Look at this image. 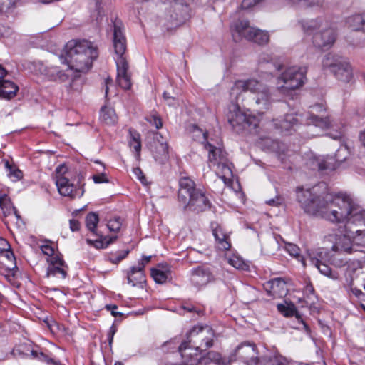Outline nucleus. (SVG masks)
Masks as SVG:
<instances>
[{
    "label": "nucleus",
    "instance_id": "nucleus-8",
    "mask_svg": "<svg viewBox=\"0 0 365 365\" xmlns=\"http://www.w3.org/2000/svg\"><path fill=\"white\" fill-rule=\"evenodd\" d=\"M322 67L342 82L348 83L353 78V71L349 62L338 54H326L322 60Z\"/></svg>",
    "mask_w": 365,
    "mask_h": 365
},
{
    "label": "nucleus",
    "instance_id": "nucleus-26",
    "mask_svg": "<svg viewBox=\"0 0 365 365\" xmlns=\"http://www.w3.org/2000/svg\"><path fill=\"white\" fill-rule=\"evenodd\" d=\"M210 272L203 268L198 267L192 271L191 281L197 287H202L211 280Z\"/></svg>",
    "mask_w": 365,
    "mask_h": 365
},
{
    "label": "nucleus",
    "instance_id": "nucleus-22",
    "mask_svg": "<svg viewBox=\"0 0 365 365\" xmlns=\"http://www.w3.org/2000/svg\"><path fill=\"white\" fill-rule=\"evenodd\" d=\"M211 226L217 249L221 250H230L231 247L230 234L217 223H212Z\"/></svg>",
    "mask_w": 365,
    "mask_h": 365
},
{
    "label": "nucleus",
    "instance_id": "nucleus-20",
    "mask_svg": "<svg viewBox=\"0 0 365 365\" xmlns=\"http://www.w3.org/2000/svg\"><path fill=\"white\" fill-rule=\"evenodd\" d=\"M6 73V71L0 65V98L11 99L16 95L19 87L14 82L4 79Z\"/></svg>",
    "mask_w": 365,
    "mask_h": 365
},
{
    "label": "nucleus",
    "instance_id": "nucleus-58",
    "mask_svg": "<svg viewBox=\"0 0 365 365\" xmlns=\"http://www.w3.org/2000/svg\"><path fill=\"white\" fill-rule=\"evenodd\" d=\"M106 308L107 310L110 311L111 314L114 317H117L118 315H121V313L118 312L116 309H118V307L115 304H107L106 306Z\"/></svg>",
    "mask_w": 365,
    "mask_h": 365
},
{
    "label": "nucleus",
    "instance_id": "nucleus-62",
    "mask_svg": "<svg viewBox=\"0 0 365 365\" xmlns=\"http://www.w3.org/2000/svg\"><path fill=\"white\" fill-rule=\"evenodd\" d=\"M267 203L271 206H278L282 203L279 197H276L267 201Z\"/></svg>",
    "mask_w": 365,
    "mask_h": 365
},
{
    "label": "nucleus",
    "instance_id": "nucleus-27",
    "mask_svg": "<svg viewBox=\"0 0 365 365\" xmlns=\"http://www.w3.org/2000/svg\"><path fill=\"white\" fill-rule=\"evenodd\" d=\"M298 119L295 114H287L283 119L277 120L274 122L277 128L280 129L282 132H288L294 129L297 125Z\"/></svg>",
    "mask_w": 365,
    "mask_h": 365
},
{
    "label": "nucleus",
    "instance_id": "nucleus-17",
    "mask_svg": "<svg viewBox=\"0 0 365 365\" xmlns=\"http://www.w3.org/2000/svg\"><path fill=\"white\" fill-rule=\"evenodd\" d=\"M49 263L48 267L46 276L58 277L61 279H65L67 275L68 266L63 259L59 256H54L47 259Z\"/></svg>",
    "mask_w": 365,
    "mask_h": 365
},
{
    "label": "nucleus",
    "instance_id": "nucleus-64",
    "mask_svg": "<svg viewBox=\"0 0 365 365\" xmlns=\"http://www.w3.org/2000/svg\"><path fill=\"white\" fill-rule=\"evenodd\" d=\"M270 65L274 68L275 71H280L282 68V65L280 63H272Z\"/></svg>",
    "mask_w": 365,
    "mask_h": 365
},
{
    "label": "nucleus",
    "instance_id": "nucleus-14",
    "mask_svg": "<svg viewBox=\"0 0 365 365\" xmlns=\"http://www.w3.org/2000/svg\"><path fill=\"white\" fill-rule=\"evenodd\" d=\"M365 270V257L360 260H352L346 267L343 279V287L349 296H354L360 298L363 294L362 291L354 285V275L361 271Z\"/></svg>",
    "mask_w": 365,
    "mask_h": 365
},
{
    "label": "nucleus",
    "instance_id": "nucleus-52",
    "mask_svg": "<svg viewBox=\"0 0 365 365\" xmlns=\"http://www.w3.org/2000/svg\"><path fill=\"white\" fill-rule=\"evenodd\" d=\"M92 178L95 183L108 182V179L104 173L98 175H93Z\"/></svg>",
    "mask_w": 365,
    "mask_h": 365
},
{
    "label": "nucleus",
    "instance_id": "nucleus-40",
    "mask_svg": "<svg viewBox=\"0 0 365 365\" xmlns=\"http://www.w3.org/2000/svg\"><path fill=\"white\" fill-rule=\"evenodd\" d=\"M130 140L129 142L130 146L133 148V150L137 153L138 155H139L140 150H141V142H140V134L136 132L130 131Z\"/></svg>",
    "mask_w": 365,
    "mask_h": 365
},
{
    "label": "nucleus",
    "instance_id": "nucleus-37",
    "mask_svg": "<svg viewBox=\"0 0 365 365\" xmlns=\"http://www.w3.org/2000/svg\"><path fill=\"white\" fill-rule=\"evenodd\" d=\"M321 19H312L302 22V26L305 32L314 34L317 33V29L321 26Z\"/></svg>",
    "mask_w": 365,
    "mask_h": 365
},
{
    "label": "nucleus",
    "instance_id": "nucleus-49",
    "mask_svg": "<svg viewBox=\"0 0 365 365\" xmlns=\"http://www.w3.org/2000/svg\"><path fill=\"white\" fill-rule=\"evenodd\" d=\"M146 119L152 125H154L157 129L160 128L163 125L162 120L158 115H151Z\"/></svg>",
    "mask_w": 365,
    "mask_h": 365
},
{
    "label": "nucleus",
    "instance_id": "nucleus-15",
    "mask_svg": "<svg viewBox=\"0 0 365 365\" xmlns=\"http://www.w3.org/2000/svg\"><path fill=\"white\" fill-rule=\"evenodd\" d=\"M327 255V251L324 248H319L307 257L309 264L317 268L321 274L331 279H336L337 274L333 272L331 268L322 262L324 257Z\"/></svg>",
    "mask_w": 365,
    "mask_h": 365
},
{
    "label": "nucleus",
    "instance_id": "nucleus-46",
    "mask_svg": "<svg viewBox=\"0 0 365 365\" xmlns=\"http://www.w3.org/2000/svg\"><path fill=\"white\" fill-rule=\"evenodd\" d=\"M5 167L9 172V175L13 178V180L16 181L22 178V173L20 170L13 168L8 161L5 163Z\"/></svg>",
    "mask_w": 365,
    "mask_h": 365
},
{
    "label": "nucleus",
    "instance_id": "nucleus-35",
    "mask_svg": "<svg viewBox=\"0 0 365 365\" xmlns=\"http://www.w3.org/2000/svg\"><path fill=\"white\" fill-rule=\"evenodd\" d=\"M348 23L351 29L362 30L365 32V15H355L349 19Z\"/></svg>",
    "mask_w": 365,
    "mask_h": 365
},
{
    "label": "nucleus",
    "instance_id": "nucleus-41",
    "mask_svg": "<svg viewBox=\"0 0 365 365\" xmlns=\"http://www.w3.org/2000/svg\"><path fill=\"white\" fill-rule=\"evenodd\" d=\"M277 309L285 317H292L297 312L295 306L293 304H279L277 305Z\"/></svg>",
    "mask_w": 365,
    "mask_h": 365
},
{
    "label": "nucleus",
    "instance_id": "nucleus-61",
    "mask_svg": "<svg viewBox=\"0 0 365 365\" xmlns=\"http://www.w3.org/2000/svg\"><path fill=\"white\" fill-rule=\"evenodd\" d=\"M324 0H306L305 1V6H319L322 5Z\"/></svg>",
    "mask_w": 365,
    "mask_h": 365
},
{
    "label": "nucleus",
    "instance_id": "nucleus-4",
    "mask_svg": "<svg viewBox=\"0 0 365 365\" xmlns=\"http://www.w3.org/2000/svg\"><path fill=\"white\" fill-rule=\"evenodd\" d=\"M214 331L208 326L194 327L187 334V340L178 346L183 364L190 363V359L198 356V353L211 347Z\"/></svg>",
    "mask_w": 365,
    "mask_h": 365
},
{
    "label": "nucleus",
    "instance_id": "nucleus-30",
    "mask_svg": "<svg viewBox=\"0 0 365 365\" xmlns=\"http://www.w3.org/2000/svg\"><path fill=\"white\" fill-rule=\"evenodd\" d=\"M0 207L5 216L13 212L17 218L19 217L17 210L12 205L11 200L6 194H0Z\"/></svg>",
    "mask_w": 365,
    "mask_h": 365
},
{
    "label": "nucleus",
    "instance_id": "nucleus-18",
    "mask_svg": "<svg viewBox=\"0 0 365 365\" xmlns=\"http://www.w3.org/2000/svg\"><path fill=\"white\" fill-rule=\"evenodd\" d=\"M117 66V82L123 89H129L131 87L130 75L128 73V63L125 57L115 58Z\"/></svg>",
    "mask_w": 365,
    "mask_h": 365
},
{
    "label": "nucleus",
    "instance_id": "nucleus-28",
    "mask_svg": "<svg viewBox=\"0 0 365 365\" xmlns=\"http://www.w3.org/2000/svg\"><path fill=\"white\" fill-rule=\"evenodd\" d=\"M143 269L144 263H138V266L133 267L128 275V282L135 287L145 282Z\"/></svg>",
    "mask_w": 365,
    "mask_h": 365
},
{
    "label": "nucleus",
    "instance_id": "nucleus-5",
    "mask_svg": "<svg viewBox=\"0 0 365 365\" xmlns=\"http://www.w3.org/2000/svg\"><path fill=\"white\" fill-rule=\"evenodd\" d=\"M179 187L178 202L184 210L200 212L210 208L209 200L201 190L195 188L194 181L190 178H181Z\"/></svg>",
    "mask_w": 365,
    "mask_h": 365
},
{
    "label": "nucleus",
    "instance_id": "nucleus-32",
    "mask_svg": "<svg viewBox=\"0 0 365 365\" xmlns=\"http://www.w3.org/2000/svg\"><path fill=\"white\" fill-rule=\"evenodd\" d=\"M101 120L107 125H113L117 121V115L112 108L103 107L101 110Z\"/></svg>",
    "mask_w": 365,
    "mask_h": 365
},
{
    "label": "nucleus",
    "instance_id": "nucleus-21",
    "mask_svg": "<svg viewBox=\"0 0 365 365\" xmlns=\"http://www.w3.org/2000/svg\"><path fill=\"white\" fill-rule=\"evenodd\" d=\"M336 39V32L332 28L324 27L313 35V43L319 48L330 46Z\"/></svg>",
    "mask_w": 365,
    "mask_h": 365
},
{
    "label": "nucleus",
    "instance_id": "nucleus-63",
    "mask_svg": "<svg viewBox=\"0 0 365 365\" xmlns=\"http://www.w3.org/2000/svg\"><path fill=\"white\" fill-rule=\"evenodd\" d=\"M163 98H164V99H165V101H168V103L169 105H170V104H171V101H173V100H174V99H173V98L170 97V96H169V94H168L167 92H164V93H163Z\"/></svg>",
    "mask_w": 365,
    "mask_h": 365
},
{
    "label": "nucleus",
    "instance_id": "nucleus-19",
    "mask_svg": "<svg viewBox=\"0 0 365 365\" xmlns=\"http://www.w3.org/2000/svg\"><path fill=\"white\" fill-rule=\"evenodd\" d=\"M113 47L117 56L116 58L125 57L124 53L126 50V40L122 31L121 23L115 22L113 28Z\"/></svg>",
    "mask_w": 365,
    "mask_h": 365
},
{
    "label": "nucleus",
    "instance_id": "nucleus-53",
    "mask_svg": "<svg viewBox=\"0 0 365 365\" xmlns=\"http://www.w3.org/2000/svg\"><path fill=\"white\" fill-rule=\"evenodd\" d=\"M262 0H243L241 4L242 9H248L260 2Z\"/></svg>",
    "mask_w": 365,
    "mask_h": 365
},
{
    "label": "nucleus",
    "instance_id": "nucleus-7",
    "mask_svg": "<svg viewBox=\"0 0 365 365\" xmlns=\"http://www.w3.org/2000/svg\"><path fill=\"white\" fill-rule=\"evenodd\" d=\"M306 73L305 68L292 66L287 68L277 78L276 92L281 97H292L293 91L304 84Z\"/></svg>",
    "mask_w": 365,
    "mask_h": 365
},
{
    "label": "nucleus",
    "instance_id": "nucleus-9",
    "mask_svg": "<svg viewBox=\"0 0 365 365\" xmlns=\"http://www.w3.org/2000/svg\"><path fill=\"white\" fill-rule=\"evenodd\" d=\"M68 167L61 164L56 168V185L59 194L70 199L80 198L83 195L84 189L80 182L74 183Z\"/></svg>",
    "mask_w": 365,
    "mask_h": 365
},
{
    "label": "nucleus",
    "instance_id": "nucleus-43",
    "mask_svg": "<svg viewBox=\"0 0 365 365\" xmlns=\"http://www.w3.org/2000/svg\"><path fill=\"white\" fill-rule=\"evenodd\" d=\"M354 287H356L358 289L360 287L363 288L364 292H362V295L360 297L361 299L362 297L365 296V270L361 271L359 273H356L354 275Z\"/></svg>",
    "mask_w": 365,
    "mask_h": 365
},
{
    "label": "nucleus",
    "instance_id": "nucleus-24",
    "mask_svg": "<svg viewBox=\"0 0 365 365\" xmlns=\"http://www.w3.org/2000/svg\"><path fill=\"white\" fill-rule=\"evenodd\" d=\"M252 78L247 80L236 81L230 90V98L232 103H238L240 99H242V95L247 91L250 92V85Z\"/></svg>",
    "mask_w": 365,
    "mask_h": 365
},
{
    "label": "nucleus",
    "instance_id": "nucleus-55",
    "mask_svg": "<svg viewBox=\"0 0 365 365\" xmlns=\"http://www.w3.org/2000/svg\"><path fill=\"white\" fill-rule=\"evenodd\" d=\"M133 172L136 178L143 183L145 182V178L143 174V172L140 168H135L133 169Z\"/></svg>",
    "mask_w": 365,
    "mask_h": 365
},
{
    "label": "nucleus",
    "instance_id": "nucleus-11",
    "mask_svg": "<svg viewBox=\"0 0 365 365\" xmlns=\"http://www.w3.org/2000/svg\"><path fill=\"white\" fill-rule=\"evenodd\" d=\"M250 85V92L254 94L255 104L259 110H267L270 108L272 102L281 100V98L277 96L279 94L276 92V90L272 93L266 84L257 79L252 78Z\"/></svg>",
    "mask_w": 365,
    "mask_h": 365
},
{
    "label": "nucleus",
    "instance_id": "nucleus-47",
    "mask_svg": "<svg viewBox=\"0 0 365 365\" xmlns=\"http://www.w3.org/2000/svg\"><path fill=\"white\" fill-rule=\"evenodd\" d=\"M82 88V81L81 79L75 76L73 78H72L71 83L69 84L68 87L67 88L68 92L73 93V92H79L81 90Z\"/></svg>",
    "mask_w": 365,
    "mask_h": 365
},
{
    "label": "nucleus",
    "instance_id": "nucleus-6",
    "mask_svg": "<svg viewBox=\"0 0 365 365\" xmlns=\"http://www.w3.org/2000/svg\"><path fill=\"white\" fill-rule=\"evenodd\" d=\"M234 359L247 365H290L287 359L281 355L259 356L255 344L250 341L242 342L235 349L230 361Z\"/></svg>",
    "mask_w": 365,
    "mask_h": 365
},
{
    "label": "nucleus",
    "instance_id": "nucleus-1",
    "mask_svg": "<svg viewBox=\"0 0 365 365\" xmlns=\"http://www.w3.org/2000/svg\"><path fill=\"white\" fill-rule=\"evenodd\" d=\"M325 184L310 189L297 188V198L305 212L318 215L331 222H350L358 220L365 222V210L344 193H322Z\"/></svg>",
    "mask_w": 365,
    "mask_h": 365
},
{
    "label": "nucleus",
    "instance_id": "nucleus-16",
    "mask_svg": "<svg viewBox=\"0 0 365 365\" xmlns=\"http://www.w3.org/2000/svg\"><path fill=\"white\" fill-rule=\"evenodd\" d=\"M310 109L307 117V124L318 127L322 130L331 126V122L327 117L319 115L321 112L326 110V108L323 104L317 103L312 106Z\"/></svg>",
    "mask_w": 365,
    "mask_h": 365
},
{
    "label": "nucleus",
    "instance_id": "nucleus-31",
    "mask_svg": "<svg viewBox=\"0 0 365 365\" xmlns=\"http://www.w3.org/2000/svg\"><path fill=\"white\" fill-rule=\"evenodd\" d=\"M151 276L156 283L163 284L169 277H171V272L164 267L152 268Z\"/></svg>",
    "mask_w": 365,
    "mask_h": 365
},
{
    "label": "nucleus",
    "instance_id": "nucleus-3",
    "mask_svg": "<svg viewBox=\"0 0 365 365\" xmlns=\"http://www.w3.org/2000/svg\"><path fill=\"white\" fill-rule=\"evenodd\" d=\"M96 47L90 41H69L65 48L64 61L76 73L87 72L91 67L92 62L98 57Z\"/></svg>",
    "mask_w": 365,
    "mask_h": 365
},
{
    "label": "nucleus",
    "instance_id": "nucleus-48",
    "mask_svg": "<svg viewBox=\"0 0 365 365\" xmlns=\"http://www.w3.org/2000/svg\"><path fill=\"white\" fill-rule=\"evenodd\" d=\"M73 71H74V70H71L70 67H68L66 71H59L56 73V78L61 82H65L72 76Z\"/></svg>",
    "mask_w": 365,
    "mask_h": 365
},
{
    "label": "nucleus",
    "instance_id": "nucleus-34",
    "mask_svg": "<svg viewBox=\"0 0 365 365\" xmlns=\"http://www.w3.org/2000/svg\"><path fill=\"white\" fill-rule=\"evenodd\" d=\"M158 137L162 138L160 133H157L155 138L158 143L156 145L155 155L156 159H165L168 155V145L166 141H160Z\"/></svg>",
    "mask_w": 365,
    "mask_h": 365
},
{
    "label": "nucleus",
    "instance_id": "nucleus-59",
    "mask_svg": "<svg viewBox=\"0 0 365 365\" xmlns=\"http://www.w3.org/2000/svg\"><path fill=\"white\" fill-rule=\"evenodd\" d=\"M115 332H116V327L114 325H113L110 328V330L108 333V343H109L110 346L112 344V342L113 340V336H114Z\"/></svg>",
    "mask_w": 365,
    "mask_h": 365
},
{
    "label": "nucleus",
    "instance_id": "nucleus-57",
    "mask_svg": "<svg viewBox=\"0 0 365 365\" xmlns=\"http://www.w3.org/2000/svg\"><path fill=\"white\" fill-rule=\"evenodd\" d=\"M331 163L329 162H327L325 160H322L318 163V167L320 170H324L327 169H334V166H331Z\"/></svg>",
    "mask_w": 365,
    "mask_h": 365
},
{
    "label": "nucleus",
    "instance_id": "nucleus-36",
    "mask_svg": "<svg viewBox=\"0 0 365 365\" xmlns=\"http://www.w3.org/2000/svg\"><path fill=\"white\" fill-rule=\"evenodd\" d=\"M99 222L98 215L95 212H90L86 217V224L88 230L94 235H98L96 230L97 225Z\"/></svg>",
    "mask_w": 365,
    "mask_h": 365
},
{
    "label": "nucleus",
    "instance_id": "nucleus-25",
    "mask_svg": "<svg viewBox=\"0 0 365 365\" xmlns=\"http://www.w3.org/2000/svg\"><path fill=\"white\" fill-rule=\"evenodd\" d=\"M266 289L274 297H282L287 293L286 282L282 278H274L267 282Z\"/></svg>",
    "mask_w": 365,
    "mask_h": 365
},
{
    "label": "nucleus",
    "instance_id": "nucleus-23",
    "mask_svg": "<svg viewBox=\"0 0 365 365\" xmlns=\"http://www.w3.org/2000/svg\"><path fill=\"white\" fill-rule=\"evenodd\" d=\"M184 365H226L221 355L215 351H210L205 356L198 359L195 356L190 359V363Z\"/></svg>",
    "mask_w": 365,
    "mask_h": 365
},
{
    "label": "nucleus",
    "instance_id": "nucleus-29",
    "mask_svg": "<svg viewBox=\"0 0 365 365\" xmlns=\"http://www.w3.org/2000/svg\"><path fill=\"white\" fill-rule=\"evenodd\" d=\"M96 235L98 237V239H87L86 242L88 245H92L97 249L106 248L110 244L115 242L117 239V236L105 237L101 233L98 232V235Z\"/></svg>",
    "mask_w": 365,
    "mask_h": 365
},
{
    "label": "nucleus",
    "instance_id": "nucleus-42",
    "mask_svg": "<svg viewBox=\"0 0 365 365\" xmlns=\"http://www.w3.org/2000/svg\"><path fill=\"white\" fill-rule=\"evenodd\" d=\"M349 155V150L346 145H341L335 153L336 163L339 165L343 163Z\"/></svg>",
    "mask_w": 365,
    "mask_h": 365
},
{
    "label": "nucleus",
    "instance_id": "nucleus-33",
    "mask_svg": "<svg viewBox=\"0 0 365 365\" xmlns=\"http://www.w3.org/2000/svg\"><path fill=\"white\" fill-rule=\"evenodd\" d=\"M225 259L229 264L237 269L248 270L249 269V265H247L239 255H226Z\"/></svg>",
    "mask_w": 365,
    "mask_h": 365
},
{
    "label": "nucleus",
    "instance_id": "nucleus-2",
    "mask_svg": "<svg viewBox=\"0 0 365 365\" xmlns=\"http://www.w3.org/2000/svg\"><path fill=\"white\" fill-rule=\"evenodd\" d=\"M325 239L332 243V251L351 254L354 251V245L365 247V222L353 220L328 234Z\"/></svg>",
    "mask_w": 365,
    "mask_h": 365
},
{
    "label": "nucleus",
    "instance_id": "nucleus-38",
    "mask_svg": "<svg viewBox=\"0 0 365 365\" xmlns=\"http://www.w3.org/2000/svg\"><path fill=\"white\" fill-rule=\"evenodd\" d=\"M31 354L34 358L37 359L41 361L45 362L48 365H60V362L58 361L49 357L43 352L39 351L38 350H32Z\"/></svg>",
    "mask_w": 365,
    "mask_h": 365
},
{
    "label": "nucleus",
    "instance_id": "nucleus-60",
    "mask_svg": "<svg viewBox=\"0 0 365 365\" xmlns=\"http://www.w3.org/2000/svg\"><path fill=\"white\" fill-rule=\"evenodd\" d=\"M70 228L73 232L78 231L80 228V223L77 220H70Z\"/></svg>",
    "mask_w": 365,
    "mask_h": 365
},
{
    "label": "nucleus",
    "instance_id": "nucleus-56",
    "mask_svg": "<svg viewBox=\"0 0 365 365\" xmlns=\"http://www.w3.org/2000/svg\"><path fill=\"white\" fill-rule=\"evenodd\" d=\"M4 242L8 245L7 249H4L2 252V254L9 259L12 260L14 259V255L12 251L10 250V246L8 245L7 242L4 240Z\"/></svg>",
    "mask_w": 365,
    "mask_h": 365
},
{
    "label": "nucleus",
    "instance_id": "nucleus-50",
    "mask_svg": "<svg viewBox=\"0 0 365 365\" xmlns=\"http://www.w3.org/2000/svg\"><path fill=\"white\" fill-rule=\"evenodd\" d=\"M129 253V250H122L119 252V254L117 255V256H113V257H110L109 258V260L110 261V262H112L113 264H118L119 263L121 260H123V259H125L127 255H128Z\"/></svg>",
    "mask_w": 365,
    "mask_h": 365
},
{
    "label": "nucleus",
    "instance_id": "nucleus-10",
    "mask_svg": "<svg viewBox=\"0 0 365 365\" xmlns=\"http://www.w3.org/2000/svg\"><path fill=\"white\" fill-rule=\"evenodd\" d=\"M228 123L237 132L245 128H256L259 123L257 117L241 110L239 103H231L227 114Z\"/></svg>",
    "mask_w": 365,
    "mask_h": 365
},
{
    "label": "nucleus",
    "instance_id": "nucleus-51",
    "mask_svg": "<svg viewBox=\"0 0 365 365\" xmlns=\"http://www.w3.org/2000/svg\"><path fill=\"white\" fill-rule=\"evenodd\" d=\"M345 259H341L338 257H334L331 259V264L336 267H342L345 265H349V262Z\"/></svg>",
    "mask_w": 365,
    "mask_h": 365
},
{
    "label": "nucleus",
    "instance_id": "nucleus-54",
    "mask_svg": "<svg viewBox=\"0 0 365 365\" xmlns=\"http://www.w3.org/2000/svg\"><path fill=\"white\" fill-rule=\"evenodd\" d=\"M42 252L49 257H53L54 249L49 245H43L41 247Z\"/></svg>",
    "mask_w": 365,
    "mask_h": 365
},
{
    "label": "nucleus",
    "instance_id": "nucleus-39",
    "mask_svg": "<svg viewBox=\"0 0 365 365\" xmlns=\"http://www.w3.org/2000/svg\"><path fill=\"white\" fill-rule=\"evenodd\" d=\"M286 250L291 256H293L300 260L303 267H306L307 261H308V259L307 258L304 259L299 255V248L297 245L291 243L287 244L286 245Z\"/></svg>",
    "mask_w": 365,
    "mask_h": 365
},
{
    "label": "nucleus",
    "instance_id": "nucleus-13",
    "mask_svg": "<svg viewBox=\"0 0 365 365\" xmlns=\"http://www.w3.org/2000/svg\"><path fill=\"white\" fill-rule=\"evenodd\" d=\"M205 148L208 151L210 163L221 170L222 175L220 178L226 183V180L232 175L227 153L221 148H217L208 143L205 144Z\"/></svg>",
    "mask_w": 365,
    "mask_h": 365
},
{
    "label": "nucleus",
    "instance_id": "nucleus-44",
    "mask_svg": "<svg viewBox=\"0 0 365 365\" xmlns=\"http://www.w3.org/2000/svg\"><path fill=\"white\" fill-rule=\"evenodd\" d=\"M18 0H0V13L7 14L15 7Z\"/></svg>",
    "mask_w": 365,
    "mask_h": 365
},
{
    "label": "nucleus",
    "instance_id": "nucleus-12",
    "mask_svg": "<svg viewBox=\"0 0 365 365\" xmlns=\"http://www.w3.org/2000/svg\"><path fill=\"white\" fill-rule=\"evenodd\" d=\"M232 36L235 41L244 37L259 45L266 44L269 40V36L267 31L250 26L247 21H239L233 25Z\"/></svg>",
    "mask_w": 365,
    "mask_h": 365
},
{
    "label": "nucleus",
    "instance_id": "nucleus-45",
    "mask_svg": "<svg viewBox=\"0 0 365 365\" xmlns=\"http://www.w3.org/2000/svg\"><path fill=\"white\" fill-rule=\"evenodd\" d=\"M122 225L121 219L119 217H115L107 222V227L110 232H118Z\"/></svg>",
    "mask_w": 365,
    "mask_h": 365
}]
</instances>
